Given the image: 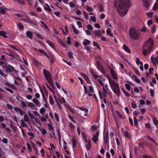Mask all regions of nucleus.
<instances>
[{
  "label": "nucleus",
  "mask_w": 158,
  "mask_h": 158,
  "mask_svg": "<svg viewBox=\"0 0 158 158\" xmlns=\"http://www.w3.org/2000/svg\"><path fill=\"white\" fill-rule=\"evenodd\" d=\"M131 5V2L129 0H115V6L121 17H124L126 15Z\"/></svg>",
  "instance_id": "obj_1"
},
{
  "label": "nucleus",
  "mask_w": 158,
  "mask_h": 158,
  "mask_svg": "<svg viewBox=\"0 0 158 158\" xmlns=\"http://www.w3.org/2000/svg\"><path fill=\"white\" fill-rule=\"evenodd\" d=\"M154 42L153 39L149 37L143 44L142 46V53L144 56L150 53L154 50Z\"/></svg>",
  "instance_id": "obj_2"
},
{
  "label": "nucleus",
  "mask_w": 158,
  "mask_h": 158,
  "mask_svg": "<svg viewBox=\"0 0 158 158\" xmlns=\"http://www.w3.org/2000/svg\"><path fill=\"white\" fill-rule=\"evenodd\" d=\"M128 32L130 38L133 40H138L140 37L139 30H136L135 28L131 27L129 29Z\"/></svg>",
  "instance_id": "obj_3"
},
{
  "label": "nucleus",
  "mask_w": 158,
  "mask_h": 158,
  "mask_svg": "<svg viewBox=\"0 0 158 158\" xmlns=\"http://www.w3.org/2000/svg\"><path fill=\"white\" fill-rule=\"evenodd\" d=\"M112 83L110 84L112 91L119 97L120 94V90L118 83H116L114 81H112Z\"/></svg>",
  "instance_id": "obj_4"
},
{
  "label": "nucleus",
  "mask_w": 158,
  "mask_h": 158,
  "mask_svg": "<svg viewBox=\"0 0 158 158\" xmlns=\"http://www.w3.org/2000/svg\"><path fill=\"white\" fill-rule=\"evenodd\" d=\"M2 67L4 71H5V72L7 73H10L12 72H14L16 74L18 73L17 71L16 70L13 66L9 64H7L3 65Z\"/></svg>",
  "instance_id": "obj_5"
},
{
  "label": "nucleus",
  "mask_w": 158,
  "mask_h": 158,
  "mask_svg": "<svg viewBox=\"0 0 158 158\" xmlns=\"http://www.w3.org/2000/svg\"><path fill=\"white\" fill-rule=\"evenodd\" d=\"M43 73L47 81L52 79V76L49 71L46 69H44Z\"/></svg>",
  "instance_id": "obj_6"
},
{
  "label": "nucleus",
  "mask_w": 158,
  "mask_h": 158,
  "mask_svg": "<svg viewBox=\"0 0 158 158\" xmlns=\"http://www.w3.org/2000/svg\"><path fill=\"white\" fill-rule=\"evenodd\" d=\"M23 20L26 23L32 24L35 25V21L31 20L29 17H28L27 19H23Z\"/></svg>",
  "instance_id": "obj_7"
},
{
  "label": "nucleus",
  "mask_w": 158,
  "mask_h": 158,
  "mask_svg": "<svg viewBox=\"0 0 158 158\" xmlns=\"http://www.w3.org/2000/svg\"><path fill=\"white\" fill-rule=\"evenodd\" d=\"M121 131L122 134L124 135L125 137L128 138L129 139H130L131 138V135L127 131H123V128L121 129Z\"/></svg>",
  "instance_id": "obj_8"
},
{
  "label": "nucleus",
  "mask_w": 158,
  "mask_h": 158,
  "mask_svg": "<svg viewBox=\"0 0 158 158\" xmlns=\"http://www.w3.org/2000/svg\"><path fill=\"white\" fill-rule=\"evenodd\" d=\"M110 71L113 79L115 80H118V77L116 75L113 69L110 68Z\"/></svg>",
  "instance_id": "obj_9"
},
{
  "label": "nucleus",
  "mask_w": 158,
  "mask_h": 158,
  "mask_svg": "<svg viewBox=\"0 0 158 158\" xmlns=\"http://www.w3.org/2000/svg\"><path fill=\"white\" fill-rule=\"evenodd\" d=\"M142 2L144 7L148 8L150 7V4L148 0H142Z\"/></svg>",
  "instance_id": "obj_10"
},
{
  "label": "nucleus",
  "mask_w": 158,
  "mask_h": 158,
  "mask_svg": "<svg viewBox=\"0 0 158 158\" xmlns=\"http://www.w3.org/2000/svg\"><path fill=\"white\" fill-rule=\"evenodd\" d=\"M81 75L83 77L85 81L87 83H90V81L89 77L85 74L82 73H80Z\"/></svg>",
  "instance_id": "obj_11"
},
{
  "label": "nucleus",
  "mask_w": 158,
  "mask_h": 158,
  "mask_svg": "<svg viewBox=\"0 0 158 158\" xmlns=\"http://www.w3.org/2000/svg\"><path fill=\"white\" fill-rule=\"evenodd\" d=\"M15 111L17 112H19L20 114L22 116L24 114V113L23 111L18 107H14V108Z\"/></svg>",
  "instance_id": "obj_12"
},
{
  "label": "nucleus",
  "mask_w": 158,
  "mask_h": 158,
  "mask_svg": "<svg viewBox=\"0 0 158 158\" xmlns=\"http://www.w3.org/2000/svg\"><path fill=\"white\" fill-rule=\"evenodd\" d=\"M104 143L106 144L109 143V134L108 132H106V136H104Z\"/></svg>",
  "instance_id": "obj_13"
},
{
  "label": "nucleus",
  "mask_w": 158,
  "mask_h": 158,
  "mask_svg": "<svg viewBox=\"0 0 158 158\" xmlns=\"http://www.w3.org/2000/svg\"><path fill=\"white\" fill-rule=\"evenodd\" d=\"M58 43L62 47L64 48L67 47V45L60 39H59L57 40Z\"/></svg>",
  "instance_id": "obj_14"
},
{
  "label": "nucleus",
  "mask_w": 158,
  "mask_h": 158,
  "mask_svg": "<svg viewBox=\"0 0 158 158\" xmlns=\"http://www.w3.org/2000/svg\"><path fill=\"white\" fill-rule=\"evenodd\" d=\"M38 52L48 58H49V56H48L46 52L44 49H40L38 50Z\"/></svg>",
  "instance_id": "obj_15"
},
{
  "label": "nucleus",
  "mask_w": 158,
  "mask_h": 158,
  "mask_svg": "<svg viewBox=\"0 0 158 158\" xmlns=\"http://www.w3.org/2000/svg\"><path fill=\"white\" fill-rule=\"evenodd\" d=\"M90 41L87 39H84L82 42V44L84 46H86L90 44Z\"/></svg>",
  "instance_id": "obj_16"
},
{
  "label": "nucleus",
  "mask_w": 158,
  "mask_h": 158,
  "mask_svg": "<svg viewBox=\"0 0 158 158\" xmlns=\"http://www.w3.org/2000/svg\"><path fill=\"white\" fill-rule=\"evenodd\" d=\"M123 48L124 50L127 53H131V51L130 49L125 44L123 45Z\"/></svg>",
  "instance_id": "obj_17"
},
{
  "label": "nucleus",
  "mask_w": 158,
  "mask_h": 158,
  "mask_svg": "<svg viewBox=\"0 0 158 158\" xmlns=\"http://www.w3.org/2000/svg\"><path fill=\"white\" fill-rule=\"evenodd\" d=\"M91 147V140L90 139L89 140L88 143L86 145V149L87 151H89L90 150Z\"/></svg>",
  "instance_id": "obj_18"
},
{
  "label": "nucleus",
  "mask_w": 158,
  "mask_h": 158,
  "mask_svg": "<svg viewBox=\"0 0 158 158\" xmlns=\"http://www.w3.org/2000/svg\"><path fill=\"white\" fill-rule=\"evenodd\" d=\"M26 35L30 39H32L33 38V34L30 31H27L26 32Z\"/></svg>",
  "instance_id": "obj_19"
},
{
  "label": "nucleus",
  "mask_w": 158,
  "mask_h": 158,
  "mask_svg": "<svg viewBox=\"0 0 158 158\" xmlns=\"http://www.w3.org/2000/svg\"><path fill=\"white\" fill-rule=\"evenodd\" d=\"M46 42H47V43L53 49L55 50H56L55 47L54 46V44L52 42H51V41H50L49 40H47Z\"/></svg>",
  "instance_id": "obj_20"
},
{
  "label": "nucleus",
  "mask_w": 158,
  "mask_h": 158,
  "mask_svg": "<svg viewBox=\"0 0 158 158\" xmlns=\"http://www.w3.org/2000/svg\"><path fill=\"white\" fill-rule=\"evenodd\" d=\"M94 33L96 35L98 36V38H100V36L102 35V33L100 30H95L94 31Z\"/></svg>",
  "instance_id": "obj_21"
},
{
  "label": "nucleus",
  "mask_w": 158,
  "mask_h": 158,
  "mask_svg": "<svg viewBox=\"0 0 158 158\" xmlns=\"http://www.w3.org/2000/svg\"><path fill=\"white\" fill-rule=\"evenodd\" d=\"M32 101L35 104L36 106H40V103L39 101L36 98H34L33 99Z\"/></svg>",
  "instance_id": "obj_22"
},
{
  "label": "nucleus",
  "mask_w": 158,
  "mask_h": 158,
  "mask_svg": "<svg viewBox=\"0 0 158 158\" xmlns=\"http://www.w3.org/2000/svg\"><path fill=\"white\" fill-rule=\"evenodd\" d=\"M106 32L107 34L110 36V37H113V34L111 32L110 29V28H108L106 31Z\"/></svg>",
  "instance_id": "obj_23"
},
{
  "label": "nucleus",
  "mask_w": 158,
  "mask_h": 158,
  "mask_svg": "<svg viewBox=\"0 0 158 158\" xmlns=\"http://www.w3.org/2000/svg\"><path fill=\"white\" fill-rule=\"evenodd\" d=\"M45 5L47 6V7H46L45 6H44V9L46 10H48L50 12H51L52 11V9L50 8L49 5L47 3H46L45 4Z\"/></svg>",
  "instance_id": "obj_24"
},
{
  "label": "nucleus",
  "mask_w": 158,
  "mask_h": 158,
  "mask_svg": "<svg viewBox=\"0 0 158 158\" xmlns=\"http://www.w3.org/2000/svg\"><path fill=\"white\" fill-rule=\"evenodd\" d=\"M0 35L5 38L7 37V36L6 35V33L4 31H0Z\"/></svg>",
  "instance_id": "obj_25"
},
{
  "label": "nucleus",
  "mask_w": 158,
  "mask_h": 158,
  "mask_svg": "<svg viewBox=\"0 0 158 158\" xmlns=\"http://www.w3.org/2000/svg\"><path fill=\"white\" fill-rule=\"evenodd\" d=\"M49 102L51 105H52L54 104V101L52 98V95H50L49 97Z\"/></svg>",
  "instance_id": "obj_26"
},
{
  "label": "nucleus",
  "mask_w": 158,
  "mask_h": 158,
  "mask_svg": "<svg viewBox=\"0 0 158 158\" xmlns=\"http://www.w3.org/2000/svg\"><path fill=\"white\" fill-rule=\"evenodd\" d=\"M27 106L29 107L31 109H34V108L33 107H34L35 106L31 102H27Z\"/></svg>",
  "instance_id": "obj_27"
},
{
  "label": "nucleus",
  "mask_w": 158,
  "mask_h": 158,
  "mask_svg": "<svg viewBox=\"0 0 158 158\" xmlns=\"http://www.w3.org/2000/svg\"><path fill=\"white\" fill-rule=\"evenodd\" d=\"M92 140L94 141L95 143H96L98 140V138L95 134H94L93 135V138Z\"/></svg>",
  "instance_id": "obj_28"
},
{
  "label": "nucleus",
  "mask_w": 158,
  "mask_h": 158,
  "mask_svg": "<svg viewBox=\"0 0 158 158\" xmlns=\"http://www.w3.org/2000/svg\"><path fill=\"white\" fill-rule=\"evenodd\" d=\"M60 98L61 100L58 98V100L59 101L60 103L63 104L65 103L66 102V101L64 98L61 97Z\"/></svg>",
  "instance_id": "obj_29"
},
{
  "label": "nucleus",
  "mask_w": 158,
  "mask_h": 158,
  "mask_svg": "<svg viewBox=\"0 0 158 158\" xmlns=\"http://www.w3.org/2000/svg\"><path fill=\"white\" fill-rule=\"evenodd\" d=\"M24 121L27 122L29 123L30 122V120L28 118V115L25 114L24 116Z\"/></svg>",
  "instance_id": "obj_30"
},
{
  "label": "nucleus",
  "mask_w": 158,
  "mask_h": 158,
  "mask_svg": "<svg viewBox=\"0 0 158 158\" xmlns=\"http://www.w3.org/2000/svg\"><path fill=\"white\" fill-rule=\"evenodd\" d=\"M40 89L41 92L42 94V96H43V98L44 100L46 103H47V102H48L47 101V100L46 99V98H45V97L43 91L42 90V88H40Z\"/></svg>",
  "instance_id": "obj_31"
},
{
  "label": "nucleus",
  "mask_w": 158,
  "mask_h": 158,
  "mask_svg": "<svg viewBox=\"0 0 158 158\" xmlns=\"http://www.w3.org/2000/svg\"><path fill=\"white\" fill-rule=\"evenodd\" d=\"M153 121L155 125H157L158 124V121L157 118L156 117L152 118Z\"/></svg>",
  "instance_id": "obj_32"
},
{
  "label": "nucleus",
  "mask_w": 158,
  "mask_h": 158,
  "mask_svg": "<svg viewBox=\"0 0 158 158\" xmlns=\"http://www.w3.org/2000/svg\"><path fill=\"white\" fill-rule=\"evenodd\" d=\"M98 69L103 74H104L105 73L104 69L102 66H101V67H100L99 69Z\"/></svg>",
  "instance_id": "obj_33"
},
{
  "label": "nucleus",
  "mask_w": 158,
  "mask_h": 158,
  "mask_svg": "<svg viewBox=\"0 0 158 158\" xmlns=\"http://www.w3.org/2000/svg\"><path fill=\"white\" fill-rule=\"evenodd\" d=\"M98 69L103 74H104L105 73L104 69L102 66H101V67H100L99 69Z\"/></svg>",
  "instance_id": "obj_34"
},
{
  "label": "nucleus",
  "mask_w": 158,
  "mask_h": 158,
  "mask_svg": "<svg viewBox=\"0 0 158 158\" xmlns=\"http://www.w3.org/2000/svg\"><path fill=\"white\" fill-rule=\"evenodd\" d=\"M85 7L86 10L88 11L91 12H92L93 10V9L91 7L89 6L88 5H86Z\"/></svg>",
  "instance_id": "obj_35"
},
{
  "label": "nucleus",
  "mask_w": 158,
  "mask_h": 158,
  "mask_svg": "<svg viewBox=\"0 0 158 158\" xmlns=\"http://www.w3.org/2000/svg\"><path fill=\"white\" fill-rule=\"evenodd\" d=\"M96 67L97 69H98L101 66H102L101 65V63L99 61V60H97L96 61Z\"/></svg>",
  "instance_id": "obj_36"
},
{
  "label": "nucleus",
  "mask_w": 158,
  "mask_h": 158,
  "mask_svg": "<svg viewBox=\"0 0 158 158\" xmlns=\"http://www.w3.org/2000/svg\"><path fill=\"white\" fill-rule=\"evenodd\" d=\"M76 143H77L76 140L74 139H73L72 143V147L73 150H74V148H76Z\"/></svg>",
  "instance_id": "obj_37"
},
{
  "label": "nucleus",
  "mask_w": 158,
  "mask_h": 158,
  "mask_svg": "<svg viewBox=\"0 0 158 158\" xmlns=\"http://www.w3.org/2000/svg\"><path fill=\"white\" fill-rule=\"evenodd\" d=\"M152 9L154 11H156L158 9V3H156L154 5Z\"/></svg>",
  "instance_id": "obj_38"
},
{
  "label": "nucleus",
  "mask_w": 158,
  "mask_h": 158,
  "mask_svg": "<svg viewBox=\"0 0 158 158\" xmlns=\"http://www.w3.org/2000/svg\"><path fill=\"white\" fill-rule=\"evenodd\" d=\"M68 117L74 123L76 124V122L75 121V120L73 119V117L71 116L70 114H69L68 115Z\"/></svg>",
  "instance_id": "obj_39"
},
{
  "label": "nucleus",
  "mask_w": 158,
  "mask_h": 158,
  "mask_svg": "<svg viewBox=\"0 0 158 158\" xmlns=\"http://www.w3.org/2000/svg\"><path fill=\"white\" fill-rule=\"evenodd\" d=\"M83 13L85 18L87 19H88L89 18V16L88 15L87 13L85 11H84L83 12Z\"/></svg>",
  "instance_id": "obj_40"
},
{
  "label": "nucleus",
  "mask_w": 158,
  "mask_h": 158,
  "mask_svg": "<svg viewBox=\"0 0 158 158\" xmlns=\"http://www.w3.org/2000/svg\"><path fill=\"white\" fill-rule=\"evenodd\" d=\"M116 112L117 115L119 116L120 118H123V119L125 118V117L124 116H123L118 111L116 110Z\"/></svg>",
  "instance_id": "obj_41"
},
{
  "label": "nucleus",
  "mask_w": 158,
  "mask_h": 158,
  "mask_svg": "<svg viewBox=\"0 0 158 158\" xmlns=\"http://www.w3.org/2000/svg\"><path fill=\"white\" fill-rule=\"evenodd\" d=\"M33 61L34 63L36 65H38L40 64V62H39L38 61L35 59H33Z\"/></svg>",
  "instance_id": "obj_42"
},
{
  "label": "nucleus",
  "mask_w": 158,
  "mask_h": 158,
  "mask_svg": "<svg viewBox=\"0 0 158 158\" xmlns=\"http://www.w3.org/2000/svg\"><path fill=\"white\" fill-rule=\"evenodd\" d=\"M125 85L128 91H130L131 89V86L129 85V84L127 83H126L125 84Z\"/></svg>",
  "instance_id": "obj_43"
},
{
  "label": "nucleus",
  "mask_w": 158,
  "mask_h": 158,
  "mask_svg": "<svg viewBox=\"0 0 158 158\" xmlns=\"http://www.w3.org/2000/svg\"><path fill=\"white\" fill-rule=\"evenodd\" d=\"M97 128V126L95 125H93L92 126H91L90 128V130L92 131H94L96 130Z\"/></svg>",
  "instance_id": "obj_44"
},
{
  "label": "nucleus",
  "mask_w": 158,
  "mask_h": 158,
  "mask_svg": "<svg viewBox=\"0 0 158 158\" xmlns=\"http://www.w3.org/2000/svg\"><path fill=\"white\" fill-rule=\"evenodd\" d=\"M67 41L66 42V43L68 45H70L71 44V39L70 37H68L67 38Z\"/></svg>",
  "instance_id": "obj_45"
},
{
  "label": "nucleus",
  "mask_w": 158,
  "mask_h": 158,
  "mask_svg": "<svg viewBox=\"0 0 158 158\" xmlns=\"http://www.w3.org/2000/svg\"><path fill=\"white\" fill-rule=\"evenodd\" d=\"M19 28L21 30H23L24 29V26L22 24L20 23H19L18 25Z\"/></svg>",
  "instance_id": "obj_46"
},
{
  "label": "nucleus",
  "mask_w": 158,
  "mask_h": 158,
  "mask_svg": "<svg viewBox=\"0 0 158 158\" xmlns=\"http://www.w3.org/2000/svg\"><path fill=\"white\" fill-rule=\"evenodd\" d=\"M79 109L83 111H85V113H87L88 111V110L87 109L85 108L79 107L78 108Z\"/></svg>",
  "instance_id": "obj_47"
},
{
  "label": "nucleus",
  "mask_w": 158,
  "mask_h": 158,
  "mask_svg": "<svg viewBox=\"0 0 158 158\" xmlns=\"http://www.w3.org/2000/svg\"><path fill=\"white\" fill-rule=\"evenodd\" d=\"M51 85V86L54 89H55V87H54L53 83L52 81V80L51 79V80H49L48 81H47Z\"/></svg>",
  "instance_id": "obj_48"
},
{
  "label": "nucleus",
  "mask_w": 158,
  "mask_h": 158,
  "mask_svg": "<svg viewBox=\"0 0 158 158\" xmlns=\"http://www.w3.org/2000/svg\"><path fill=\"white\" fill-rule=\"evenodd\" d=\"M51 85V86L54 89H55V87H54L53 83L52 81V80L51 79V80H49L48 81H47Z\"/></svg>",
  "instance_id": "obj_49"
},
{
  "label": "nucleus",
  "mask_w": 158,
  "mask_h": 158,
  "mask_svg": "<svg viewBox=\"0 0 158 158\" xmlns=\"http://www.w3.org/2000/svg\"><path fill=\"white\" fill-rule=\"evenodd\" d=\"M43 129V128L41 127V129H40V131H41L43 135H45L47 133V131H46V129Z\"/></svg>",
  "instance_id": "obj_50"
},
{
  "label": "nucleus",
  "mask_w": 158,
  "mask_h": 158,
  "mask_svg": "<svg viewBox=\"0 0 158 158\" xmlns=\"http://www.w3.org/2000/svg\"><path fill=\"white\" fill-rule=\"evenodd\" d=\"M134 121L135 125L136 126L137 125L138 120L135 117H134Z\"/></svg>",
  "instance_id": "obj_51"
},
{
  "label": "nucleus",
  "mask_w": 158,
  "mask_h": 158,
  "mask_svg": "<svg viewBox=\"0 0 158 158\" xmlns=\"http://www.w3.org/2000/svg\"><path fill=\"white\" fill-rule=\"evenodd\" d=\"M5 89L6 90L9 91L10 93L12 94L14 93L13 91L7 87H5Z\"/></svg>",
  "instance_id": "obj_52"
},
{
  "label": "nucleus",
  "mask_w": 158,
  "mask_h": 158,
  "mask_svg": "<svg viewBox=\"0 0 158 158\" xmlns=\"http://www.w3.org/2000/svg\"><path fill=\"white\" fill-rule=\"evenodd\" d=\"M48 128H49V130H51L52 131H54V128H53V127H52V125H51V124H50V123H48Z\"/></svg>",
  "instance_id": "obj_53"
},
{
  "label": "nucleus",
  "mask_w": 158,
  "mask_h": 158,
  "mask_svg": "<svg viewBox=\"0 0 158 158\" xmlns=\"http://www.w3.org/2000/svg\"><path fill=\"white\" fill-rule=\"evenodd\" d=\"M141 62H142L139 60V59L138 57H136V62L138 65H139V64H141Z\"/></svg>",
  "instance_id": "obj_54"
},
{
  "label": "nucleus",
  "mask_w": 158,
  "mask_h": 158,
  "mask_svg": "<svg viewBox=\"0 0 158 158\" xmlns=\"http://www.w3.org/2000/svg\"><path fill=\"white\" fill-rule=\"evenodd\" d=\"M6 105V107L8 109L10 110H12L13 106L9 104H7Z\"/></svg>",
  "instance_id": "obj_55"
},
{
  "label": "nucleus",
  "mask_w": 158,
  "mask_h": 158,
  "mask_svg": "<svg viewBox=\"0 0 158 158\" xmlns=\"http://www.w3.org/2000/svg\"><path fill=\"white\" fill-rule=\"evenodd\" d=\"M68 55L69 57L71 59L73 58V53L71 52H68Z\"/></svg>",
  "instance_id": "obj_56"
},
{
  "label": "nucleus",
  "mask_w": 158,
  "mask_h": 158,
  "mask_svg": "<svg viewBox=\"0 0 158 158\" xmlns=\"http://www.w3.org/2000/svg\"><path fill=\"white\" fill-rule=\"evenodd\" d=\"M15 2H17L19 4H23L24 3L23 2V0H15Z\"/></svg>",
  "instance_id": "obj_57"
},
{
  "label": "nucleus",
  "mask_w": 158,
  "mask_h": 158,
  "mask_svg": "<svg viewBox=\"0 0 158 158\" xmlns=\"http://www.w3.org/2000/svg\"><path fill=\"white\" fill-rule=\"evenodd\" d=\"M150 94L152 97L154 96L155 94L154 91L153 89H152L150 90Z\"/></svg>",
  "instance_id": "obj_58"
},
{
  "label": "nucleus",
  "mask_w": 158,
  "mask_h": 158,
  "mask_svg": "<svg viewBox=\"0 0 158 158\" xmlns=\"http://www.w3.org/2000/svg\"><path fill=\"white\" fill-rule=\"evenodd\" d=\"M21 122L22 123L21 125L22 126L25 127H27V125L24 122L23 119L21 120Z\"/></svg>",
  "instance_id": "obj_59"
},
{
  "label": "nucleus",
  "mask_w": 158,
  "mask_h": 158,
  "mask_svg": "<svg viewBox=\"0 0 158 158\" xmlns=\"http://www.w3.org/2000/svg\"><path fill=\"white\" fill-rule=\"evenodd\" d=\"M45 111V109L44 107H42L40 110V112L41 114H43Z\"/></svg>",
  "instance_id": "obj_60"
},
{
  "label": "nucleus",
  "mask_w": 158,
  "mask_h": 158,
  "mask_svg": "<svg viewBox=\"0 0 158 158\" xmlns=\"http://www.w3.org/2000/svg\"><path fill=\"white\" fill-rule=\"evenodd\" d=\"M28 113L29 115L31 117V118L32 119L35 118L34 116L31 113L30 111H28Z\"/></svg>",
  "instance_id": "obj_61"
},
{
  "label": "nucleus",
  "mask_w": 158,
  "mask_h": 158,
  "mask_svg": "<svg viewBox=\"0 0 158 158\" xmlns=\"http://www.w3.org/2000/svg\"><path fill=\"white\" fill-rule=\"evenodd\" d=\"M27 148H28V151L29 152H31V150H32V149H31V148L30 146V145L28 143H27Z\"/></svg>",
  "instance_id": "obj_62"
},
{
  "label": "nucleus",
  "mask_w": 158,
  "mask_h": 158,
  "mask_svg": "<svg viewBox=\"0 0 158 158\" xmlns=\"http://www.w3.org/2000/svg\"><path fill=\"white\" fill-rule=\"evenodd\" d=\"M40 23L44 25L45 28L48 30H49L48 27L44 22L42 21H40Z\"/></svg>",
  "instance_id": "obj_63"
},
{
  "label": "nucleus",
  "mask_w": 158,
  "mask_h": 158,
  "mask_svg": "<svg viewBox=\"0 0 158 158\" xmlns=\"http://www.w3.org/2000/svg\"><path fill=\"white\" fill-rule=\"evenodd\" d=\"M131 107L134 109L136 108L137 107V105L133 102H132L131 103Z\"/></svg>",
  "instance_id": "obj_64"
}]
</instances>
